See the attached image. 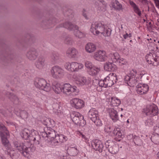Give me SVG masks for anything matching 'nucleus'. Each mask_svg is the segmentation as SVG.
<instances>
[{"mask_svg": "<svg viewBox=\"0 0 159 159\" xmlns=\"http://www.w3.org/2000/svg\"><path fill=\"white\" fill-rule=\"evenodd\" d=\"M90 31L94 35L105 37L110 36L111 33L110 29L107 25L100 22L93 23Z\"/></svg>", "mask_w": 159, "mask_h": 159, "instance_id": "1", "label": "nucleus"}, {"mask_svg": "<svg viewBox=\"0 0 159 159\" xmlns=\"http://www.w3.org/2000/svg\"><path fill=\"white\" fill-rule=\"evenodd\" d=\"M27 143H20L16 141L14 142L15 146L16 147L25 157L29 158L31 155H32L33 152V149L30 147H28L27 146Z\"/></svg>", "mask_w": 159, "mask_h": 159, "instance_id": "2", "label": "nucleus"}, {"mask_svg": "<svg viewBox=\"0 0 159 159\" xmlns=\"http://www.w3.org/2000/svg\"><path fill=\"white\" fill-rule=\"evenodd\" d=\"M117 80L116 74L111 73L107 76L104 80H100V84L104 86V88L111 86Z\"/></svg>", "mask_w": 159, "mask_h": 159, "instance_id": "3", "label": "nucleus"}, {"mask_svg": "<svg viewBox=\"0 0 159 159\" xmlns=\"http://www.w3.org/2000/svg\"><path fill=\"white\" fill-rule=\"evenodd\" d=\"M73 122L76 125L84 126L86 124V121L83 116L77 112H72L70 115Z\"/></svg>", "mask_w": 159, "mask_h": 159, "instance_id": "4", "label": "nucleus"}, {"mask_svg": "<svg viewBox=\"0 0 159 159\" xmlns=\"http://www.w3.org/2000/svg\"><path fill=\"white\" fill-rule=\"evenodd\" d=\"M34 84L37 88L47 92L50 91L51 89L50 84L43 79H36L35 80Z\"/></svg>", "mask_w": 159, "mask_h": 159, "instance_id": "5", "label": "nucleus"}, {"mask_svg": "<svg viewBox=\"0 0 159 159\" xmlns=\"http://www.w3.org/2000/svg\"><path fill=\"white\" fill-rule=\"evenodd\" d=\"M65 67L69 71L77 72L83 68L84 65L75 62H67L66 64Z\"/></svg>", "mask_w": 159, "mask_h": 159, "instance_id": "6", "label": "nucleus"}, {"mask_svg": "<svg viewBox=\"0 0 159 159\" xmlns=\"http://www.w3.org/2000/svg\"><path fill=\"white\" fill-rule=\"evenodd\" d=\"M62 92L66 95L76 94L79 92V89L76 86H72L69 83H65L62 85Z\"/></svg>", "mask_w": 159, "mask_h": 159, "instance_id": "7", "label": "nucleus"}, {"mask_svg": "<svg viewBox=\"0 0 159 159\" xmlns=\"http://www.w3.org/2000/svg\"><path fill=\"white\" fill-rule=\"evenodd\" d=\"M52 76L56 79H59L64 75V70L60 67L55 66L53 67L50 70Z\"/></svg>", "mask_w": 159, "mask_h": 159, "instance_id": "8", "label": "nucleus"}, {"mask_svg": "<svg viewBox=\"0 0 159 159\" xmlns=\"http://www.w3.org/2000/svg\"><path fill=\"white\" fill-rule=\"evenodd\" d=\"M70 104L72 107L76 109H80L85 106L84 101L78 98H74L71 99L70 101Z\"/></svg>", "mask_w": 159, "mask_h": 159, "instance_id": "9", "label": "nucleus"}, {"mask_svg": "<svg viewBox=\"0 0 159 159\" xmlns=\"http://www.w3.org/2000/svg\"><path fill=\"white\" fill-rule=\"evenodd\" d=\"M158 109L157 106L152 104L148 105L146 107L143 109V112L146 115L150 116L156 115L158 112Z\"/></svg>", "mask_w": 159, "mask_h": 159, "instance_id": "10", "label": "nucleus"}, {"mask_svg": "<svg viewBox=\"0 0 159 159\" xmlns=\"http://www.w3.org/2000/svg\"><path fill=\"white\" fill-rule=\"evenodd\" d=\"M95 60L99 61H104L107 58V55L105 51L103 50H99L95 52L93 56Z\"/></svg>", "mask_w": 159, "mask_h": 159, "instance_id": "11", "label": "nucleus"}, {"mask_svg": "<svg viewBox=\"0 0 159 159\" xmlns=\"http://www.w3.org/2000/svg\"><path fill=\"white\" fill-rule=\"evenodd\" d=\"M73 79L75 83L79 86L88 85L90 83L85 77L80 75L74 76Z\"/></svg>", "mask_w": 159, "mask_h": 159, "instance_id": "12", "label": "nucleus"}, {"mask_svg": "<svg viewBox=\"0 0 159 159\" xmlns=\"http://www.w3.org/2000/svg\"><path fill=\"white\" fill-rule=\"evenodd\" d=\"M41 135L46 140H50L53 141L56 137V133L53 129H48L46 131L43 132Z\"/></svg>", "mask_w": 159, "mask_h": 159, "instance_id": "13", "label": "nucleus"}, {"mask_svg": "<svg viewBox=\"0 0 159 159\" xmlns=\"http://www.w3.org/2000/svg\"><path fill=\"white\" fill-rule=\"evenodd\" d=\"M147 62L150 64L154 66H157L159 63L157 57L155 54L150 53L148 54L146 57Z\"/></svg>", "mask_w": 159, "mask_h": 159, "instance_id": "14", "label": "nucleus"}, {"mask_svg": "<svg viewBox=\"0 0 159 159\" xmlns=\"http://www.w3.org/2000/svg\"><path fill=\"white\" fill-rule=\"evenodd\" d=\"M29 141L33 142L35 144H39L40 142V138L38 132L34 129L31 130V137Z\"/></svg>", "mask_w": 159, "mask_h": 159, "instance_id": "15", "label": "nucleus"}, {"mask_svg": "<svg viewBox=\"0 0 159 159\" xmlns=\"http://www.w3.org/2000/svg\"><path fill=\"white\" fill-rule=\"evenodd\" d=\"M148 89V86L146 84H139L137 86V92L141 95L146 93Z\"/></svg>", "mask_w": 159, "mask_h": 159, "instance_id": "16", "label": "nucleus"}, {"mask_svg": "<svg viewBox=\"0 0 159 159\" xmlns=\"http://www.w3.org/2000/svg\"><path fill=\"white\" fill-rule=\"evenodd\" d=\"M66 55L71 58H77L79 55V52L75 48H69L66 52Z\"/></svg>", "mask_w": 159, "mask_h": 159, "instance_id": "17", "label": "nucleus"}, {"mask_svg": "<svg viewBox=\"0 0 159 159\" xmlns=\"http://www.w3.org/2000/svg\"><path fill=\"white\" fill-rule=\"evenodd\" d=\"M38 55V53L36 50L33 49L27 52L26 54V56L29 60H34L37 58Z\"/></svg>", "mask_w": 159, "mask_h": 159, "instance_id": "18", "label": "nucleus"}, {"mask_svg": "<svg viewBox=\"0 0 159 159\" xmlns=\"http://www.w3.org/2000/svg\"><path fill=\"white\" fill-rule=\"evenodd\" d=\"M108 112L109 116L114 122H116L118 120V115L117 112L113 108H110L108 109Z\"/></svg>", "mask_w": 159, "mask_h": 159, "instance_id": "19", "label": "nucleus"}, {"mask_svg": "<svg viewBox=\"0 0 159 159\" xmlns=\"http://www.w3.org/2000/svg\"><path fill=\"white\" fill-rule=\"evenodd\" d=\"M122 136L123 134L120 128L117 127L113 129L112 136H115L117 141H120L122 138Z\"/></svg>", "mask_w": 159, "mask_h": 159, "instance_id": "20", "label": "nucleus"}, {"mask_svg": "<svg viewBox=\"0 0 159 159\" xmlns=\"http://www.w3.org/2000/svg\"><path fill=\"white\" fill-rule=\"evenodd\" d=\"M20 135L22 138L29 141L31 137V130L25 129L21 131Z\"/></svg>", "mask_w": 159, "mask_h": 159, "instance_id": "21", "label": "nucleus"}, {"mask_svg": "<svg viewBox=\"0 0 159 159\" xmlns=\"http://www.w3.org/2000/svg\"><path fill=\"white\" fill-rule=\"evenodd\" d=\"M112 7L114 9L118 11H122L123 8L122 5L117 0H112L111 2Z\"/></svg>", "mask_w": 159, "mask_h": 159, "instance_id": "22", "label": "nucleus"}, {"mask_svg": "<svg viewBox=\"0 0 159 159\" xmlns=\"http://www.w3.org/2000/svg\"><path fill=\"white\" fill-rule=\"evenodd\" d=\"M104 69L107 71H114L117 70V67L113 63L108 62L105 64Z\"/></svg>", "mask_w": 159, "mask_h": 159, "instance_id": "23", "label": "nucleus"}, {"mask_svg": "<svg viewBox=\"0 0 159 159\" xmlns=\"http://www.w3.org/2000/svg\"><path fill=\"white\" fill-rule=\"evenodd\" d=\"M52 110L53 113L57 115H60L63 113L61 107H60L57 103L52 105Z\"/></svg>", "mask_w": 159, "mask_h": 159, "instance_id": "24", "label": "nucleus"}, {"mask_svg": "<svg viewBox=\"0 0 159 159\" xmlns=\"http://www.w3.org/2000/svg\"><path fill=\"white\" fill-rule=\"evenodd\" d=\"M91 145L94 149L98 151H99L102 147L101 142L98 140L93 141L91 143Z\"/></svg>", "mask_w": 159, "mask_h": 159, "instance_id": "25", "label": "nucleus"}, {"mask_svg": "<svg viewBox=\"0 0 159 159\" xmlns=\"http://www.w3.org/2000/svg\"><path fill=\"white\" fill-rule=\"evenodd\" d=\"M85 49L88 53H91L95 51L96 49V47L93 43H88L85 46Z\"/></svg>", "mask_w": 159, "mask_h": 159, "instance_id": "26", "label": "nucleus"}, {"mask_svg": "<svg viewBox=\"0 0 159 159\" xmlns=\"http://www.w3.org/2000/svg\"><path fill=\"white\" fill-rule=\"evenodd\" d=\"M62 86L59 83H54L53 84L52 89L55 93L59 94L62 92Z\"/></svg>", "mask_w": 159, "mask_h": 159, "instance_id": "27", "label": "nucleus"}, {"mask_svg": "<svg viewBox=\"0 0 159 159\" xmlns=\"http://www.w3.org/2000/svg\"><path fill=\"white\" fill-rule=\"evenodd\" d=\"M88 116L92 121L94 120L98 117V112L94 109H91L89 112Z\"/></svg>", "mask_w": 159, "mask_h": 159, "instance_id": "28", "label": "nucleus"}, {"mask_svg": "<svg viewBox=\"0 0 159 159\" xmlns=\"http://www.w3.org/2000/svg\"><path fill=\"white\" fill-rule=\"evenodd\" d=\"M35 64L37 68L42 69L45 65V60L43 58L39 57L35 62Z\"/></svg>", "mask_w": 159, "mask_h": 159, "instance_id": "29", "label": "nucleus"}, {"mask_svg": "<svg viewBox=\"0 0 159 159\" xmlns=\"http://www.w3.org/2000/svg\"><path fill=\"white\" fill-rule=\"evenodd\" d=\"M100 70L99 67L93 66L89 69V72L90 75L95 76L97 75Z\"/></svg>", "mask_w": 159, "mask_h": 159, "instance_id": "30", "label": "nucleus"}, {"mask_svg": "<svg viewBox=\"0 0 159 159\" xmlns=\"http://www.w3.org/2000/svg\"><path fill=\"white\" fill-rule=\"evenodd\" d=\"M66 139L67 138L63 135H56L53 142L54 143H62L66 141Z\"/></svg>", "mask_w": 159, "mask_h": 159, "instance_id": "31", "label": "nucleus"}, {"mask_svg": "<svg viewBox=\"0 0 159 159\" xmlns=\"http://www.w3.org/2000/svg\"><path fill=\"white\" fill-rule=\"evenodd\" d=\"M129 3L132 7L133 8L134 11L139 16H140L141 14V11L135 3L131 1H129Z\"/></svg>", "mask_w": 159, "mask_h": 159, "instance_id": "32", "label": "nucleus"}, {"mask_svg": "<svg viewBox=\"0 0 159 159\" xmlns=\"http://www.w3.org/2000/svg\"><path fill=\"white\" fill-rule=\"evenodd\" d=\"M44 125L47 127L53 128L55 125V122L52 119H47L44 121Z\"/></svg>", "mask_w": 159, "mask_h": 159, "instance_id": "33", "label": "nucleus"}, {"mask_svg": "<svg viewBox=\"0 0 159 159\" xmlns=\"http://www.w3.org/2000/svg\"><path fill=\"white\" fill-rule=\"evenodd\" d=\"M63 26L70 30H73L78 29V27L76 25H74L70 22H66L64 24Z\"/></svg>", "mask_w": 159, "mask_h": 159, "instance_id": "34", "label": "nucleus"}, {"mask_svg": "<svg viewBox=\"0 0 159 159\" xmlns=\"http://www.w3.org/2000/svg\"><path fill=\"white\" fill-rule=\"evenodd\" d=\"M111 105L113 106H118L120 104L121 101L116 97H111Z\"/></svg>", "mask_w": 159, "mask_h": 159, "instance_id": "35", "label": "nucleus"}, {"mask_svg": "<svg viewBox=\"0 0 159 159\" xmlns=\"http://www.w3.org/2000/svg\"><path fill=\"white\" fill-rule=\"evenodd\" d=\"M0 135L2 139V142L3 144L5 146H8L10 145V144L7 138L4 137L3 133L0 132Z\"/></svg>", "mask_w": 159, "mask_h": 159, "instance_id": "36", "label": "nucleus"}, {"mask_svg": "<svg viewBox=\"0 0 159 159\" xmlns=\"http://www.w3.org/2000/svg\"><path fill=\"white\" fill-rule=\"evenodd\" d=\"M68 152L70 156H75L78 154V150L76 147L70 148L68 149Z\"/></svg>", "mask_w": 159, "mask_h": 159, "instance_id": "37", "label": "nucleus"}, {"mask_svg": "<svg viewBox=\"0 0 159 159\" xmlns=\"http://www.w3.org/2000/svg\"><path fill=\"white\" fill-rule=\"evenodd\" d=\"M104 2V1L102 2L101 1L99 0H96L95 4L96 6L97 7H98V9L99 10H103V8H102V7L104 8L105 7V6H103V3Z\"/></svg>", "mask_w": 159, "mask_h": 159, "instance_id": "38", "label": "nucleus"}, {"mask_svg": "<svg viewBox=\"0 0 159 159\" xmlns=\"http://www.w3.org/2000/svg\"><path fill=\"white\" fill-rule=\"evenodd\" d=\"M151 139L154 143L156 144H159V134H154L152 136Z\"/></svg>", "mask_w": 159, "mask_h": 159, "instance_id": "39", "label": "nucleus"}, {"mask_svg": "<svg viewBox=\"0 0 159 159\" xmlns=\"http://www.w3.org/2000/svg\"><path fill=\"white\" fill-rule=\"evenodd\" d=\"M74 33L75 36L79 38H82L85 36L83 33L78 30V28L75 29Z\"/></svg>", "mask_w": 159, "mask_h": 159, "instance_id": "40", "label": "nucleus"}, {"mask_svg": "<svg viewBox=\"0 0 159 159\" xmlns=\"http://www.w3.org/2000/svg\"><path fill=\"white\" fill-rule=\"evenodd\" d=\"M0 130L1 131H3L4 133L8 136L9 135V132L7 130L6 128L2 124H0Z\"/></svg>", "mask_w": 159, "mask_h": 159, "instance_id": "41", "label": "nucleus"}, {"mask_svg": "<svg viewBox=\"0 0 159 159\" xmlns=\"http://www.w3.org/2000/svg\"><path fill=\"white\" fill-rule=\"evenodd\" d=\"M136 83V81L134 77H132L130 79L129 82L127 83V84L130 86L133 87L134 86Z\"/></svg>", "mask_w": 159, "mask_h": 159, "instance_id": "42", "label": "nucleus"}, {"mask_svg": "<svg viewBox=\"0 0 159 159\" xmlns=\"http://www.w3.org/2000/svg\"><path fill=\"white\" fill-rule=\"evenodd\" d=\"M109 150L112 153L115 154L118 151V147L116 145H114L111 148H110Z\"/></svg>", "mask_w": 159, "mask_h": 159, "instance_id": "43", "label": "nucleus"}, {"mask_svg": "<svg viewBox=\"0 0 159 159\" xmlns=\"http://www.w3.org/2000/svg\"><path fill=\"white\" fill-rule=\"evenodd\" d=\"M92 121L97 126H100L102 125L101 121L99 119L98 117L94 119V120H93Z\"/></svg>", "mask_w": 159, "mask_h": 159, "instance_id": "44", "label": "nucleus"}, {"mask_svg": "<svg viewBox=\"0 0 159 159\" xmlns=\"http://www.w3.org/2000/svg\"><path fill=\"white\" fill-rule=\"evenodd\" d=\"M113 130V129H112L110 126H107L105 129V131L111 136H112Z\"/></svg>", "mask_w": 159, "mask_h": 159, "instance_id": "45", "label": "nucleus"}, {"mask_svg": "<svg viewBox=\"0 0 159 159\" xmlns=\"http://www.w3.org/2000/svg\"><path fill=\"white\" fill-rule=\"evenodd\" d=\"M117 61L122 65H125L127 63V61L125 59L120 57V58Z\"/></svg>", "mask_w": 159, "mask_h": 159, "instance_id": "46", "label": "nucleus"}, {"mask_svg": "<svg viewBox=\"0 0 159 159\" xmlns=\"http://www.w3.org/2000/svg\"><path fill=\"white\" fill-rule=\"evenodd\" d=\"M91 62L89 61H86L85 63V66L88 68L90 69L93 66Z\"/></svg>", "mask_w": 159, "mask_h": 159, "instance_id": "47", "label": "nucleus"}, {"mask_svg": "<svg viewBox=\"0 0 159 159\" xmlns=\"http://www.w3.org/2000/svg\"><path fill=\"white\" fill-rule=\"evenodd\" d=\"M120 56L117 52H115L113 54V58L115 59V61H116L120 58Z\"/></svg>", "mask_w": 159, "mask_h": 159, "instance_id": "48", "label": "nucleus"}, {"mask_svg": "<svg viewBox=\"0 0 159 159\" xmlns=\"http://www.w3.org/2000/svg\"><path fill=\"white\" fill-rule=\"evenodd\" d=\"M79 135L82 138L84 139L85 140H87L89 139V136L88 134H84L82 133H80Z\"/></svg>", "mask_w": 159, "mask_h": 159, "instance_id": "49", "label": "nucleus"}, {"mask_svg": "<svg viewBox=\"0 0 159 159\" xmlns=\"http://www.w3.org/2000/svg\"><path fill=\"white\" fill-rule=\"evenodd\" d=\"M100 81H99V83H98V84H99L98 86L97 87V89L98 91L99 92H101L102 90V87L104 88V86H102V85L101 86V85H100Z\"/></svg>", "mask_w": 159, "mask_h": 159, "instance_id": "50", "label": "nucleus"}, {"mask_svg": "<svg viewBox=\"0 0 159 159\" xmlns=\"http://www.w3.org/2000/svg\"><path fill=\"white\" fill-rule=\"evenodd\" d=\"M136 74H137L136 71L134 70H132L130 71V76H135L136 75Z\"/></svg>", "mask_w": 159, "mask_h": 159, "instance_id": "51", "label": "nucleus"}, {"mask_svg": "<svg viewBox=\"0 0 159 159\" xmlns=\"http://www.w3.org/2000/svg\"><path fill=\"white\" fill-rule=\"evenodd\" d=\"M132 35L131 33H129V34L126 33L125 34L123 35V37L124 38L126 39L128 38H130L131 37Z\"/></svg>", "mask_w": 159, "mask_h": 159, "instance_id": "52", "label": "nucleus"}, {"mask_svg": "<svg viewBox=\"0 0 159 159\" xmlns=\"http://www.w3.org/2000/svg\"><path fill=\"white\" fill-rule=\"evenodd\" d=\"M130 79H131V77L130 76L128 75H126L124 78V80L127 83V82H128L130 80Z\"/></svg>", "mask_w": 159, "mask_h": 159, "instance_id": "53", "label": "nucleus"}, {"mask_svg": "<svg viewBox=\"0 0 159 159\" xmlns=\"http://www.w3.org/2000/svg\"><path fill=\"white\" fill-rule=\"evenodd\" d=\"M11 100L12 102H15V101H18V98L17 97L15 96H13Z\"/></svg>", "mask_w": 159, "mask_h": 159, "instance_id": "54", "label": "nucleus"}, {"mask_svg": "<svg viewBox=\"0 0 159 159\" xmlns=\"http://www.w3.org/2000/svg\"><path fill=\"white\" fill-rule=\"evenodd\" d=\"M155 3L156 7L159 8V0H154Z\"/></svg>", "mask_w": 159, "mask_h": 159, "instance_id": "55", "label": "nucleus"}, {"mask_svg": "<svg viewBox=\"0 0 159 159\" xmlns=\"http://www.w3.org/2000/svg\"><path fill=\"white\" fill-rule=\"evenodd\" d=\"M83 15L84 17L87 19H89V17H88L87 15L86 14V13H84L83 14Z\"/></svg>", "mask_w": 159, "mask_h": 159, "instance_id": "56", "label": "nucleus"}, {"mask_svg": "<svg viewBox=\"0 0 159 159\" xmlns=\"http://www.w3.org/2000/svg\"><path fill=\"white\" fill-rule=\"evenodd\" d=\"M157 157H158V159H159V152H158L157 153Z\"/></svg>", "mask_w": 159, "mask_h": 159, "instance_id": "57", "label": "nucleus"}, {"mask_svg": "<svg viewBox=\"0 0 159 159\" xmlns=\"http://www.w3.org/2000/svg\"><path fill=\"white\" fill-rule=\"evenodd\" d=\"M157 129L159 130V128H157Z\"/></svg>", "mask_w": 159, "mask_h": 159, "instance_id": "58", "label": "nucleus"}, {"mask_svg": "<svg viewBox=\"0 0 159 159\" xmlns=\"http://www.w3.org/2000/svg\"><path fill=\"white\" fill-rule=\"evenodd\" d=\"M127 122L128 123L129 122V121H128V120H127Z\"/></svg>", "mask_w": 159, "mask_h": 159, "instance_id": "59", "label": "nucleus"}, {"mask_svg": "<svg viewBox=\"0 0 159 159\" xmlns=\"http://www.w3.org/2000/svg\"><path fill=\"white\" fill-rule=\"evenodd\" d=\"M122 116V115H121V116Z\"/></svg>", "mask_w": 159, "mask_h": 159, "instance_id": "60", "label": "nucleus"}]
</instances>
